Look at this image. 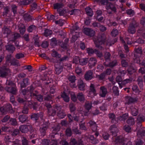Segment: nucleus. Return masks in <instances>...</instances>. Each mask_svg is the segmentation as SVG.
I'll use <instances>...</instances> for the list:
<instances>
[{"instance_id":"obj_4","label":"nucleus","mask_w":145,"mask_h":145,"mask_svg":"<svg viewBox=\"0 0 145 145\" xmlns=\"http://www.w3.org/2000/svg\"><path fill=\"white\" fill-rule=\"evenodd\" d=\"M142 53L141 48H137L135 50V56L136 57L134 61L136 63H140V61H137L138 59L139 56H141Z\"/></svg>"},{"instance_id":"obj_48","label":"nucleus","mask_w":145,"mask_h":145,"mask_svg":"<svg viewBox=\"0 0 145 145\" xmlns=\"http://www.w3.org/2000/svg\"><path fill=\"white\" fill-rule=\"evenodd\" d=\"M88 59L87 58H82L80 59L79 63L82 65H84L87 63Z\"/></svg>"},{"instance_id":"obj_38","label":"nucleus","mask_w":145,"mask_h":145,"mask_svg":"<svg viewBox=\"0 0 145 145\" xmlns=\"http://www.w3.org/2000/svg\"><path fill=\"white\" fill-rule=\"evenodd\" d=\"M47 130L42 127L41 126L39 128V131L41 135L43 136H44L46 134Z\"/></svg>"},{"instance_id":"obj_57","label":"nucleus","mask_w":145,"mask_h":145,"mask_svg":"<svg viewBox=\"0 0 145 145\" xmlns=\"http://www.w3.org/2000/svg\"><path fill=\"white\" fill-rule=\"evenodd\" d=\"M50 142V140L46 139H43L42 141V145H49Z\"/></svg>"},{"instance_id":"obj_25","label":"nucleus","mask_w":145,"mask_h":145,"mask_svg":"<svg viewBox=\"0 0 145 145\" xmlns=\"http://www.w3.org/2000/svg\"><path fill=\"white\" fill-rule=\"evenodd\" d=\"M131 113L132 115L134 116H137L138 113V110L137 108L131 107Z\"/></svg>"},{"instance_id":"obj_2","label":"nucleus","mask_w":145,"mask_h":145,"mask_svg":"<svg viewBox=\"0 0 145 145\" xmlns=\"http://www.w3.org/2000/svg\"><path fill=\"white\" fill-rule=\"evenodd\" d=\"M25 105H27L30 109H33V110H37L39 106L37 102L31 101H27L25 103Z\"/></svg>"},{"instance_id":"obj_61","label":"nucleus","mask_w":145,"mask_h":145,"mask_svg":"<svg viewBox=\"0 0 145 145\" xmlns=\"http://www.w3.org/2000/svg\"><path fill=\"white\" fill-rule=\"evenodd\" d=\"M52 33V32L51 30L46 29L45 30L44 35L46 37H48Z\"/></svg>"},{"instance_id":"obj_1","label":"nucleus","mask_w":145,"mask_h":145,"mask_svg":"<svg viewBox=\"0 0 145 145\" xmlns=\"http://www.w3.org/2000/svg\"><path fill=\"white\" fill-rule=\"evenodd\" d=\"M6 86L5 90L7 92L13 95H16L17 92V90L15 84L12 81L7 80L5 83Z\"/></svg>"},{"instance_id":"obj_52","label":"nucleus","mask_w":145,"mask_h":145,"mask_svg":"<svg viewBox=\"0 0 145 145\" xmlns=\"http://www.w3.org/2000/svg\"><path fill=\"white\" fill-rule=\"evenodd\" d=\"M22 145H29L28 141L25 137H23L22 140Z\"/></svg>"},{"instance_id":"obj_11","label":"nucleus","mask_w":145,"mask_h":145,"mask_svg":"<svg viewBox=\"0 0 145 145\" xmlns=\"http://www.w3.org/2000/svg\"><path fill=\"white\" fill-rule=\"evenodd\" d=\"M57 115L60 118H63L66 115L61 110V107L60 106L57 107Z\"/></svg>"},{"instance_id":"obj_63","label":"nucleus","mask_w":145,"mask_h":145,"mask_svg":"<svg viewBox=\"0 0 145 145\" xmlns=\"http://www.w3.org/2000/svg\"><path fill=\"white\" fill-rule=\"evenodd\" d=\"M63 6V5L61 3H56L54 5V8L55 9H59Z\"/></svg>"},{"instance_id":"obj_30","label":"nucleus","mask_w":145,"mask_h":145,"mask_svg":"<svg viewBox=\"0 0 145 145\" xmlns=\"http://www.w3.org/2000/svg\"><path fill=\"white\" fill-rule=\"evenodd\" d=\"M128 98V102L127 103V104L134 103L137 101V99L136 98L131 97H129Z\"/></svg>"},{"instance_id":"obj_5","label":"nucleus","mask_w":145,"mask_h":145,"mask_svg":"<svg viewBox=\"0 0 145 145\" xmlns=\"http://www.w3.org/2000/svg\"><path fill=\"white\" fill-rule=\"evenodd\" d=\"M59 106L56 105L52 108L49 109L48 113L49 116H54L56 115V111H57V107Z\"/></svg>"},{"instance_id":"obj_12","label":"nucleus","mask_w":145,"mask_h":145,"mask_svg":"<svg viewBox=\"0 0 145 145\" xmlns=\"http://www.w3.org/2000/svg\"><path fill=\"white\" fill-rule=\"evenodd\" d=\"M92 102L91 101H86L84 105V108L87 111H89L92 107Z\"/></svg>"},{"instance_id":"obj_24","label":"nucleus","mask_w":145,"mask_h":145,"mask_svg":"<svg viewBox=\"0 0 145 145\" xmlns=\"http://www.w3.org/2000/svg\"><path fill=\"white\" fill-rule=\"evenodd\" d=\"M132 80V79H127L122 81L121 83H118L120 88H121L122 87V85H125L126 84L131 82Z\"/></svg>"},{"instance_id":"obj_51","label":"nucleus","mask_w":145,"mask_h":145,"mask_svg":"<svg viewBox=\"0 0 145 145\" xmlns=\"http://www.w3.org/2000/svg\"><path fill=\"white\" fill-rule=\"evenodd\" d=\"M132 89L133 91H135L136 93L138 94L140 92L138 86L136 85H133L132 86Z\"/></svg>"},{"instance_id":"obj_55","label":"nucleus","mask_w":145,"mask_h":145,"mask_svg":"<svg viewBox=\"0 0 145 145\" xmlns=\"http://www.w3.org/2000/svg\"><path fill=\"white\" fill-rule=\"evenodd\" d=\"M29 131L30 133L36 132V130L35 128H34L32 125L31 124H29Z\"/></svg>"},{"instance_id":"obj_13","label":"nucleus","mask_w":145,"mask_h":145,"mask_svg":"<svg viewBox=\"0 0 145 145\" xmlns=\"http://www.w3.org/2000/svg\"><path fill=\"white\" fill-rule=\"evenodd\" d=\"M124 141V138L121 136H120L116 138L114 142L117 144H121L123 143Z\"/></svg>"},{"instance_id":"obj_6","label":"nucleus","mask_w":145,"mask_h":145,"mask_svg":"<svg viewBox=\"0 0 145 145\" xmlns=\"http://www.w3.org/2000/svg\"><path fill=\"white\" fill-rule=\"evenodd\" d=\"M109 129L112 135L114 137L117 135V133L118 132V129L116 125L113 124L110 126Z\"/></svg>"},{"instance_id":"obj_36","label":"nucleus","mask_w":145,"mask_h":145,"mask_svg":"<svg viewBox=\"0 0 145 145\" xmlns=\"http://www.w3.org/2000/svg\"><path fill=\"white\" fill-rule=\"evenodd\" d=\"M32 96H35L36 99L39 101L42 102L43 101V97L42 95L40 94L37 95L36 94L33 93L32 94Z\"/></svg>"},{"instance_id":"obj_35","label":"nucleus","mask_w":145,"mask_h":145,"mask_svg":"<svg viewBox=\"0 0 145 145\" xmlns=\"http://www.w3.org/2000/svg\"><path fill=\"white\" fill-rule=\"evenodd\" d=\"M9 123L13 126H16L17 125V121L15 118H10Z\"/></svg>"},{"instance_id":"obj_21","label":"nucleus","mask_w":145,"mask_h":145,"mask_svg":"<svg viewBox=\"0 0 145 145\" xmlns=\"http://www.w3.org/2000/svg\"><path fill=\"white\" fill-rule=\"evenodd\" d=\"M20 130L18 129H14L13 131L12 130H8V131L9 133H10L12 136H16L20 133Z\"/></svg>"},{"instance_id":"obj_28","label":"nucleus","mask_w":145,"mask_h":145,"mask_svg":"<svg viewBox=\"0 0 145 145\" xmlns=\"http://www.w3.org/2000/svg\"><path fill=\"white\" fill-rule=\"evenodd\" d=\"M96 62V60L95 58H91L89 60L88 64L89 67L91 68L94 66Z\"/></svg>"},{"instance_id":"obj_18","label":"nucleus","mask_w":145,"mask_h":145,"mask_svg":"<svg viewBox=\"0 0 145 145\" xmlns=\"http://www.w3.org/2000/svg\"><path fill=\"white\" fill-rule=\"evenodd\" d=\"M68 79L69 81L71 82V83L70 84V85L71 87H76V85L75 84L72 85L73 83L74 82L76 79V77L74 76H70L69 78Z\"/></svg>"},{"instance_id":"obj_23","label":"nucleus","mask_w":145,"mask_h":145,"mask_svg":"<svg viewBox=\"0 0 145 145\" xmlns=\"http://www.w3.org/2000/svg\"><path fill=\"white\" fill-rule=\"evenodd\" d=\"M2 32L3 34L5 35V37H8L10 31L9 28L5 27L3 29Z\"/></svg>"},{"instance_id":"obj_19","label":"nucleus","mask_w":145,"mask_h":145,"mask_svg":"<svg viewBox=\"0 0 145 145\" xmlns=\"http://www.w3.org/2000/svg\"><path fill=\"white\" fill-rule=\"evenodd\" d=\"M29 84V79L26 78L23 79L22 81L20 84V86L21 88H25Z\"/></svg>"},{"instance_id":"obj_32","label":"nucleus","mask_w":145,"mask_h":145,"mask_svg":"<svg viewBox=\"0 0 145 145\" xmlns=\"http://www.w3.org/2000/svg\"><path fill=\"white\" fill-rule=\"evenodd\" d=\"M93 78L92 73H86L84 75V78L86 80H89Z\"/></svg>"},{"instance_id":"obj_39","label":"nucleus","mask_w":145,"mask_h":145,"mask_svg":"<svg viewBox=\"0 0 145 145\" xmlns=\"http://www.w3.org/2000/svg\"><path fill=\"white\" fill-rule=\"evenodd\" d=\"M69 107L71 112H74L76 110L75 105L72 103H70Z\"/></svg>"},{"instance_id":"obj_14","label":"nucleus","mask_w":145,"mask_h":145,"mask_svg":"<svg viewBox=\"0 0 145 145\" xmlns=\"http://www.w3.org/2000/svg\"><path fill=\"white\" fill-rule=\"evenodd\" d=\"M77 98L82 103L84 102L86 100L85 96L82 93H78L77 95Z\"/></svg>"},{"instance_id":"obj_37","label":"nucleus","mask_w":145,"mask_h":145,"mask_svg":"<svg viewBox=\"0 0 145 145\" xmlns=\"http://www.w3.org/2000/svg\"><path fill=\"white\" fill-rule=\"evenodd\" d=\"M52 99L53 96L50 94H47L44 97V101H52Z\"/></svg>"},{"instance_id":"obj_3","label":"nucleus","mask_w":145,"mask_h":145,"mask_svg":"<svg viewBox=\"0 0 145 145\" xmlns=\"http://www.w3.org/2000/svg\"><path fill=\"white\" fill-rule=\"evenodd\" d=\"M105 40V37L104 35L101 36V38L99 37L97 39H93L94 43L97 47H99V45L104 43Z\"/></svg>"},{"instance_id":"obj_53","label":"nucleus","mask_w":145,"mask_h":145,"mask_svg":"<svg viewBox=\"0 0 145 145\" xmlns=\"http://www.w3.org/2000/svg\"><path fill=\"white\" fill-rule=\"evenodd\" d=\"M90 92H93V93H95L96 92V90L95 89V87L94 84H91L89 88Z\"/></svg>"},{"instance_id":"obj_17","label":"nucleus","mask_w":145,"mask_h":145,"mask_svg":"<svg viewBox=\"0 0 145 145\" xmlns=\"http://www.w3.org/2000/svg\"><path fill=\"white\" fill-rule=\"evenodd\" d=\"M101 92L100 93V95L102 97H105L106 94L107 93V89L104 86H102L100 88Z\"/></svg>"},{"instance_id":"obj_10","label":"nucleus","mask_w":145,"mask_h":145,"mask_svg":"<svg viewBox=\"0 0 145 145\" xmlns=\"http://www.w3.org/2000/svg\"><path fill=\"white\" fill-rule=\"evenodd\" d=\"M83 33L86 35L90 36L94 35L95 31L93 30L88 28H85L83 30Z\"/></svg>"},{"instance_id":"obj_64","label":"nucleus","mask_w":145,"mask_h":145,"mask_svg":"<svg viewBox=\"0 0 145 145\" xmlns=\"http://www.w3.org/2000/svg\"><path fill=\"white\" fill-rule=\"evenodd\" d=\"M143 142L140 139H137L135 142V145H142Z\"/></svg>"},{"instance_id":"obj_41","label":"nucleus","mask_w":145,"mask_h":145,"mask_svg":"<svg viewBox=\"0 0 145 145\" xmlns=\"http://www.w3.org/2000/svg\"><path fill=\"white\" fill-rule=\"evenodd\" d=\"M0 112L3 115H5L7 114V112L5 105L2 107H0Z\"/></svg>"},{"instance_id":"obj_15","label":"nucleus","mask_w":145,"mask_h":145,"mask_svg":"<svg viewBox=\"0 0 145 145\" xmlns=\"http://www.w3.org/2000/svg\"><path fill=\"white\" fill-rule=\"evenodd\" d=\"M5 106L7 112H8L10 114H13L14 113V111L10 104H8L5 105Z\"/></svg>"},{"instance_id":"obj_49","label":"nucleus","mask_w":145,"mask_h":145,"mask_svg":"<svg viewBox=\"0 0 145 145\" xmlns=\"http://www.w3.org/2000/svg\"><path fill=\"white\" fill-rule=\"evenodd\" d=\"M22 94L24 95H28L29 96L31 95H30V93L29 90L27 89V88L26 89L22 90Z\"/></svg>"},{"instance_id":"obj_50","label":"nucleus","mask_w":145,"mask_h":145,"mask_svg":"<svg viewBox=\"0 0 145 145\" xmlns=\"http://www.w3.org/2000/svg\"><path fill=\"white\" fill-rule=\"evenodd\" d=\"M123 129L126 132L129 133L131 132V128L129 125H125L123 128Z\"/></svg>"},{"instance_id":"obj_42","label":"nucleus","mask_w":145,"mask_h":145,"mask_svg":"<svg viewBox=\"0 0 145 145\" xmlns=\"http://www.w3.org/2000/svg\"><path fill=\"white\" fill-rule=\"evenodd\" d=\"M72 129L70 128H68L65 131V134L67 137H70L71 136L72 134Z\"/></svg>"},{"instance_id":"obj_56","label":"nucleus","mask_w":145,"mask_h":145,"mask_svg":"<svg viewBox=\"0 0 145 145\" xmlns=\"http://www.w3.org/2000/svg\"><path fill=\"white\" fill-rule=\"evenodd\" d=\"M24 69H27L29 72L32 71L35 72V71L33 70L32 66L30 65H28L24 67Z\"/></svg>"},{"instance_id":"obj_22","label":"nucleus","mask_w":145,"mask_h":145,"mask_svg":"<svg viewBox=\"0 0 145 145\" xmlns=\"http://www.w3.org/2000/svg\"><path fill=\"white\" fill-rule=\"evenodd\" d=\"M42 114L41 113H32L30 116V118L31 119L34 118L36 121L38 120L39 118Z\"/></svg>"},{"instance_id":"obj_46","label":"nucleus","mask_w":145,"mask_h":145,"mask_svg":"<svg viewBox=\"0 0 145 145\" xmlns=\"http://www.w3.org/2000/svg\"><path fill=\"white\" fill-rule=\"evenodd\" d=\"M71 98V99L74 102H76L77 100V96L76 95L75 93L74 92H72L70 94Z\"/></svg>"},{"instance_id":"obj_43","label":"nucleus","mask_w":145,"mask_h":145,"mask_svg":"<svg viewBox=\"0 0 145 145\" xmlns=\"http://www.w3.org/2000/svg\"><path fill=\"white\" fill-rule=\"evenodd\" d=\"M72 131L75 134H80L81 133L78 129L77 127H73L72 129Z\"/></svg>"},{"instance_id":"obj_62","label":"nucleus","mask_w":145,"mask_h":145,"mask_svg":"<svg viewBox=\"0 0 145 145\" xmlns=\"http://www.w3.org/2000/svg\"><path fill=\"white\" fill-rule=\"evenodd\" d=\"M34 89L35 88L34 87L33 85H31L30 86L27 88V89L29 90L30 93V95H32V94L33 93H32V92H33Z\"/></svg>"},{"instance_id":"obj_26","label":"nucleus","mask_w":145,"mask_h":145,"mask_svg":"<svg viewBox=\"0 0 145 145\" xmlns=\"http://www.w3.org/2000/svg\"><path fill=\"white\" fill-rule=\"evenodd\" d=\"M112 93L115 96H118L119 95V91L118 88L116 86H114L112 88Z\"/></svg>"},{"instance_id":"obj_60","label":"nucleus","mask_w":145,"mask_h":145,"mask_svg":"<svg viewBox=\"0 0 145 145\" xmlns=\"http://www.w3.org/2000/svg\"><path fill=\"white\" fill-rule=\"evenodd\" d=\"M77 141L74 138H71L69 144L70 145H76Z\"/></svg>"},{"instance_id":"obj_34","label":"nucleus","mask_w":145,"mask_h":145,"mask_svg":"<svg viewBox=\"0 0 145 145\" xmlns=\"http://www.w3.org/2000/svg\"><path fill=\"white\" fill-rule=\"evenodd\" d=\"M137 135L138 137H141L145 136V130H138L137 133Z\"/></svg>"},{"instance_id":"obj_9","label":"nucleus","mask_w":145,"mask_h":145,"mask_svg":"<svg viewBox=\"0 0 145 145\" xmlns=\"http://www.w3.org/2000/svg\"><path fill=\"white\" fill-rule=\"evenodd\" d=\"M18 119L19 121L22 123H26L28 121V116L24 114L20 115L18 116Z\"/></svg>"},{"instance_id":"obj_33","label":"nucleus","mask_w":145,"mask_h":145,"mask_svg":"<svg viewBox=\"0 0 145 145\" xmlns=\"http://www.w3.org/2000/svg\"><path fill=\"white\" fill-rule=\"evenodd\" d=\"M29 108L27 107V105H25V103L24 104L22 112L24 114H27L28 113Z\"/></svg>"},{"instance_id":"obj_47","label":"nucleus","mask_w":145,"mask_h":145,"mask_svg":"<svg viewBox=\"0 0 145 145\" xmlns=\"http://www.w3.org/2000/svg\"><path fill=\"white\" fill-rule=\"evenodd\" d=\"M128 116L127 114H123L122 116H120L118 117V119L121 121H124L127 118Z\"/></svg>"},{"instance_id":"obj_44","label":"nucleus","mask_w":145,"mask_h":145,"mask_svg":"<svg viewBox=\"0 0 145 145\" xmlns=\"http://www.w3.org/2000/svg\"><path fill=\"white\" fill-rule=\"evenodd\" d=\"M86 13L88 15L92 16L93 14V12L91 9L89 7H87L86 8Z\"/></svg>"},{"instance_id":"obj_58","label":"nucleus","mask_w":145,"mask_h":145,"mask_svg":"<svg viewBox=\"0 0 145 145\" xmlns=\"http://www.w3.org/2000/svg\"><path fill=\"white\" fill-rule=\"evenodd\" d=\"M128 31L132 34L135 33V28L133 26H130L129 28Z\"/></svg>"},{"instance_id":"obj_59","label":"nucleus","mask_w":145,"mask_h":145,"mask_svg":"<svg viewBox=\"0 0 145 145\" xmlns=\"http://www.w3.org/2000/svg\"><path fill=\"white\" fill-rule=\"evenodd\" d=\"M6 48L9 51L12 52L15 50V48L12 45H8L6 46Z\"/></svg>"},{"instance_id":"obj_31","label":"nucleus","mask_w":145,"mask_h":145,"mask_svg":"<svg viewBox=\"0 0 145 145\" xmlns=\"http://www.w3.org/2000/svg\"><path fill=\"white\" fill-rule=\"evenodd\" d=\"M137 81L138 82V84L140 88H142L143 86V79L140 76H138L137 80Z\"/></svg>"},{"instance_id":"obj_16","label":"nucleus","mask_w":145,"mask_h":145,"mask_svg":"<svg viewBox=\"0 0 145 145\" xmlns=\"http://www.w3.org/2000/svg\"><path fill=\"white\" fill-rule=\"evenodd\" d=\"M77 86L80 90L82 91L85 90V84L82 80H78Z\"/></svg>"},{"instance_id":"obj_45","label":"nucleus","mask_w":145,"mask_h":145,"mask_svg":"<svg viewBox=\"0 0 145 145\" xmlns=\"http://www.w3.org/2000/svg\"><path fill=\"white\" fill-rule=\"evenodd\" d=\"M145 120V116H138L137 117V121L142 123Z\"/></svg>"},{"instance_id":"obj_54","label":"nucleus","mask_w":145,"mask_h":145,"mask_svg":"<svg viewBox=\"0 0 145 145\" xmlns=\"http://www.w3.org/2000/svg\"><path fill=\"white\" fill-rule=\"evenodd\" d=\"M50 125V123L48 121H46L44 122L42 125L41 126L44 128H45L48 129L49 128V126Z\"/></svg>"},{"instance_id":"obj_27","label":"nucleus","mask_w":145,"mask_h":145,"mask_svg":"<svg viewBox=\"0 0 145 145\" xmlns=\"http://www.w3.org/2000/svg\"><path fill=\"white\" fill-rule=\"evenodd\" d=\"M61 97L63 99L64 101L66 102H68L69 101V98L67 95L66 93L64 92L61 95Z\"/></svg>"},{"instance_id":"obj_20","label":"nucleus","mask_w":145,"mask_h":145,"mask_svg":"<svg viewBox=\"0 0 145 145\" xmlns=\"http://www.w3.org/2000/svg\"><path fill=\"white\" fill-rule=\"evenodd\" d=\"M126 122L130 126L133 125L135 123L134 118L132 117H129Z\"/></svg>"},{"instance_id":"obj_8","label":"nucleus","mask_w":145,"mask_h":145,"mask_svg":"<svg viewBox=\"0 0 145 145\" xmlns=\"http://www.w3.org/2000/svg\"><path fill=\"white\" fill-rule=\"evenodd\" d=\"M108 116L109 118L111 120V122L112 123H114L115 124H117L118 123V119L116 118V116L114 113H109L108 114Z\"/></svg>"},{"instance_id":"obj_7","label":"nucleus","mask_w":145,"mask_h":145,"mask_svg":"<svg viewBox=\"0 0 145 145\" xmlns=\"http://www.w3.org/2000/svg\"><path fill=\"white\" fill-rule=\"evenodd\" d=\"M29 124L27 125H20L19 128L20 131L22 133H26L29 131Z\"/></svg>"},{"instance_id":"obj_29","label":"nucleus","mask_w":145,"mask_h":145,"mask_svg":"<svg viewBox=\"0 0 145 145\" xmlns=\"http://www.w3.org/2000/svg\"><path fill=\"white\" fill-rule=\"evenodd\" d=\"M10 117L9 115H6L4 116L3 118L1 120V121L2 123H5L8 122V121H9L10 119Z\"/></svg>"},{"instance_id":"obj_40","label":"nucleus","mask_w":145,"mask_h":145,"mask_svg":"<svg viewBox=\"0 0 145 145\" xmlns=\"http://www.w3.org/2000/svg\"><path fill=\"white\" fill-rule=\"evenodd\" d=\"M55 67L57 72H61L62 71L63 67L62 66L57 63L55 65Z\"/></svg>"}]
</instances>
